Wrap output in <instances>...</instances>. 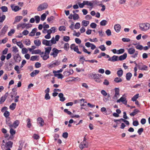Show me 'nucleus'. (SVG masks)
<instances>
[{"label": "nucleus", "instance_id": "1", "mask_svg": "<svg viewBox=\"0 0 150 150\" xmlns=\"http://www.w3.org/2000/svg\"><path fill=\"white\" fill-rule=\"evenodd\" d=\"M88 76L89 78L94 79L96 82L100 83L101 82V80L100 79L102 76L101 74L91 73L88 75Z\"/></svg>", "mask_w": 150, "mask_h": 150}, {"label": "nucleus", "instance_id": "2", "mask_svg": "<svg viewBox=\"0 0 150 150\" xmlns=\"http://www.w3.org/2000/svg\"><path fill=\"white\" fill-rule=\"evenodd\" d=\"M127 50L128 53L132 55L131 57L133 58H136L137 57L138 54V52L137 51H136L135 50L134 48H127Z\"/></svg>", "mask_w": 150, "mask_h": 150}, {"label": "nucleus", "instance_id": "3", "mask_svg": "<svg viewBox=\"0 0 150 150\" xmlns=\"http://www.w3.org/2000/svg\"><path fill=\"white\" fill-rule=\"evenodd\" d=\"M139 27L141 31H146L150 29V23H140L139 24Z\"/></svg>", "mask_w": 150, "mask_h": 150}, {"label": "nucleus", "instance_id": "4", "mask_svg": "<svg viewBox=\"0 0 150 150\" xmlns=\"http://www.w3.org/2000/svg\"><path fill=\"white\" fill-rule=\"evenodd\" d=\"M60 63L61 62L60 61L57 60L48 64L47 67L48 68L51 69L59 66Z\"/></svg>", "mask_w": 150, "mask_h": 150}, {"label": "nucleus", "instance_id": "5", "mask_svg": "<svg viewBox=\"0 0 150 150\" xmlns=\"http://www.w3.org/2000/svg\"><path fill=\"white\" fill-rule=\"evenodd\" d=\"M115 94L112 97L114 101L117 100L120 96V89L119 88H115L114 89Z\"/></svg>", "mask_w": 150, "mask_h": 150}, {"label": "nucleus", "instance_id": "6", "mask_svg": "<svg viewBox=\"0 0 150 150\" xmlns=\"http://www.w3.org/2000/svg\"><path fill=\"white\" fill-rule=\"evenodd\" d=\"M48 5L47 3H44L39 5L37 8L38 11H42L45 10L48 7Z\"/></svg>", "mask_w": 150, "mask_h": 150}, {"label": "nucleus", "instance_id": "7", "mask_svg": "<svg viewBox=\"0 0 150 150\" xmlns=\"http://www.w3.org/2000/svg\"><path fill=\"white\" fill-rule=\"evenodd\" d=\"M117 102L118 103H120L121 102L123 104H124L125 105H127V100L126 96L125 94L123 95L122 97H121L119 99L117 100Z\"/></svg>", "mask_w": 150, "mask_h": 150}, {"label": "nucleus", "instance_id": "8", "mask_svg": "<svg viewBox=\"0 0 150 150\" xmlns=\"http://www.w3.org/2000/svg\"><path fill=\"white\" fill-rule=\"evenodd\" d=\"M59 53V50L55 48H54L52 50V52L50 55L52 56L53 57L55 58L57 56Z\"/></svg>", "mask_w": 150, "mask_h": 150}, {"label": "nucleus", "instance_id": "9", "mask_svg": "<svg viewBox=\"0 0 150 150\" xmlns=\"http://www.w3.org/2000/svg\"><path fill=\"white\" fill-rule=\"evenodd\" d=\"M40 55L44 60H46L49 58V55L43 52H42L41 53Z\"/></svg>", "mask_w": 150, "mask_h": 150}, {"label": "nucleus", "instance_id": "10", "mask_svg": "<svg viewBox=\"0 0 150 150\" xmlns=\"http://www.w3.org/2000/svg\"><path fill=\"white\" fill-rule=\"evenodd\" d=\"M13 58L16 62H19L21 59V57L18 54H17L13 55Z\"/></svg>", "mask_w": 150, "mask_h": 150}, {"label": "nucleus", "instance_id": "11", "mask_svg": "<svg viewBox=\"0 0 150 150\" xmlns=\"http://www.w3.org/2000/svg\"><path fill=\"white\" fill-rule=\"evenodd\" d=\"M108 61L112 62L117 61H118V56L114 55L110 57V58L108 59Z\"/></svg>", "mask_w": 150, "mask_h": 150}, {"label": "nucleus", "instance_id": "12", "mask_svg": "<svg viewBox=\"0 0 150 150\" xmlns=\"http://www.w3.org/2000/svg\"><path fill=\"white\" fill-rule=\"evenodd\" d=\"M88 147V144L87 142H82L79 145V147L81 149H82L84 148H87Z\"/></svg>", "mask_w": 150, "mask_h": 150}, {"label": "nucleus", "instance_id": "13", "mask_svg": "<svg viewBox=\"0 0 150 150\" xmlns=\"http://www.w3.org/2000/svg\"><path fill=\"white\" fill-rule=\"evenodd\" d=\"M131 4L133 6H140L142 4V3L140 1H132Z\"/></svg>", "mask_w": 150, "mask_h": 150}, {"label": "nucleus", "instance_id": "14", "mask_svg": "<svg viewBox=\"0 0 150 150\" xmlns=\"http://www.w3.org/2000/svg\"><path fill=\"white\" fill-rule=\"evenodd\" d=\"M74 72L73 69H70L69 71H65L64 72L63 74L65 76H68L72 74Z\"/></svg>", "mask_w": 150, "mask_h": 150}, {"label": "nucleus", "instance_id": "15", "mask_svg": "<svg viewBox=\"0 0 150 150\" xmlns=\"http://www.w3.org/2000/svg\"><path fill=\"white\" fill-rule=\"evenodd\" d=\"M37 122L39 124L40 126H42L44 125V122L43 119L41 117H38L37 119Z\"/></svg>", "mask_w": 150, "mask_h": 150}, {"label": "nucleus", "instance_id": "16", "mask_svg": "<svg viewBox=\"0 0 150 150\" xmlns=\"http://www.w3.org/2000/svg\"><path fill=\"white\" fill-rule=\"evenodd\" d=\"M133 44L135 46L136 48L140 50H142L143 49V46L140 45L139 43H133Z\"/></svg>", "mask_w": 150, "mask_h": 150}, {"label": "nucleus", "instance_id": "17", "mask_svg": "<svg viewBox=\"0 0 150 150\" xmlns=\"http://www.w3.org/2000/svg\"><path fill=\"white\" fill-rule=\"evenodd\" d=\"M6 123L10 128H12V122L11 121L10 118V117H8L6 118Z\"/></svg>", "mask_w": 150, "mask_h": 150}, {"label": "nucleus", "instance_id": "18", "mask_svg": "<svg viewBox=\"0 0 150 150\" xmlns=\"http://www.w3.org/2000/svg\"><path fill=\"white\" fill-rule=\"evenodd\" d=\"M114 28L116 32L119 33L120 31L121 26L119 24H116L114 26Z\"/></svg>", "mask_w": 150, "mask_h": 150}, {"label": "nucleus", "instance_id": "19", "mask_svg": "<svg viewBox=\"0 0 150 150\" xmlns=\"http://www.w3.org/2000/svg\"><path fill=\"white\" fill-rule=\"evenodd\" d=\"M11 6L12 10L15 12H16L21 9V8H20L17 6H15L13 5H11Z\"/></svg>", "mask_w": 150, "mask_h": 150}, {"label": "nucleus", "instance_id": "20", "mask_svg": "<svg viewBox=\"0 0 150 150\" xmlns=\"http://www.w3.org/2000/svg\"><path fill=\"white\" fill-rule=\"evenodd\" d=\"M121 121H122L125 122V124L127 125H129V122L128 121L126 120L125 119H124L122 118H121L120 119H118V120H114V121L115 122H116L117 123V122L119 121L120 122H121Z\"/></svg>", "mask_w": 150, "mask_h": 150}, {"label": "nucleus", "instance_id": "21", "mask_svg": "<svg viewBox=\"0 0 150 150\" xmlns=\"http://www.w3.org/2000/svg\"><path fill=\"white\" fill-rule=\"evenodd\" d=\"M48 42L49 46H52L53 44H55L56 43L54 37H52L51 40H48Z\"/></svg>", "mask_w": 150, "mask_h": 150}, {"label": "nucleus", "instance_id": "22", "mask_svg": "<svg viewBox=\"0 0 150 150\" xmlns=\"http://www.w3.org/2000/svg\"><path fill=\"white\" fill-rule=\"evenodd\" d=\"M13 144V142L11 141H9L6 143L5 147L6 148H12Z\"/></svg>", "mask_w": 150, "mask_h": 150}, {"label": "nucleus", "instance_id": "23", "mask_svg": "<svg viewBox=\"0 0 150 150\" xmlns=\"http://www.w3.org/2000/svg\"><path fill=\"white\" fill-rule=\"evenodd\" d=\"M49 13V12L48 11H46L45 13L43 14L41 16V21H44L46 18L47 16Z\"/></svg>", "mask_w": 150, "mask_h": 150}, {"label": "nucleus", "instance_id": "24", "mask_svg": "<svg viewBox=\"0 0 150 150\" xmlns=\"http://www.w3.org/2000/svg\"><path fill=\"white\" fill-rule=\"evenodd\" d=\"M127 54L126 53H125L122 55H121L118 57V61H122L126 59Z\"/></svg>", "mask_w": 150, "mask_h": 150}, {"label": "nucleus", "instance_id": "25", "mask_svg": "<svg viewBox=\"0 0 150 150\" xmlns=\"http://www.w3.org/2000/svg\"><path fill=\"white\" fill-rule=\"evenodd\" d=\"M20 122L18 120H16L14 122L13 124L12 125V128H16L19 125Z\"/></svg>", "mask_w": 150, "mask_h": 150}, {"label": "nucleus", "instance_id": "26", "mask_svg": "<svg viewBox=\"0 0 150 150\" xmlns=\"http://www.w3.org/2000/svg\"><path fill=\"white\" fill-rule=\"evenodd\" d=\"M39 72V70H34L30 74V76L32 77H33L38 74Z\"/></svg>", "mask_w": 150, "mask_h": 150}, {"label": "nucleus", "instance_id": "27", "mask_svg": "<svg viewBox=\"0 0 150 150\" xmlns=\"http://www.w3.org/2000/svg\"><path fill=\"white\" fill-rule=\"evenodd\" d=\"M58 96L60 98L59 100L60 101L63 102L65 100V98L64 97V95L62 93H59Z\"/></svg>", "mask_w": 150, "mask_h": 150}, {"label": "nucleus", "instance_id": "28", "mask_svg": "<svg viewBox=\"0 0 150 150\" xmlns=\"http://www.w3.org/2000/svg\"><path fill=\"white\" fill-rule=\"evenodd\" d=\"M25 23H20L18 24L17 26V28L18 29L19 28H21L22 29L25 28Z\"/></svg>", "mask_w": 150, "mask_h": 150}, {"label": "nucleus", "instance_id": "29", "mask_svg": "<svg viewBox=\"0 0 150 150\" xmlns=\"http://www.w3.org/2000/svg\"><path fill=\"white\" fill-rule=\"evenodd\" d=\"M22 18L23 17L22 16H17L15 18V20L14 22L13 23V24H15L16 22H19L22 19Z\"/></svg>", "mask_w": 150, "mask_h": 150}, {"label": "nucleus", "instance_id": "30", "mask_svg": "<svg viewBox=\"0 0 150 150\" xmlns=\"http://www.w3.org/2000/svg\"><path fill=\"white\" fill-rule=\"evenodd\" d=\"M139 69L141 70L146 71L148 70V67L145 65H143L142 66H139Z\"/></svg>", "mask_w": 150, "mask_h": 150}, {"label": "nucleus", "instance_id": "31", "mask_svg": "<svg viewBox=\"0 0 150 150\" xmlns=\"http://www.w3.org/2000/svg\"><path fill=\"white\" fill-rule=\"evenodd\" d=\"M37 29L36 28L33 29L31 32L29 33V36H34L35 35V33L37 31Z\"/></svg>", "mask_w": 150, "mask_h": 150}, {"label": "nucleus", "instance_id": "32", "mask_svg": "<svg viewBox=\"0 0 150 150\" xmlns=\"http://www.w3.org/2000/svg\"><path fill=\"white\" fill-rule=\"evenodd\" d=\"M34 42L35 45L37 46H39L41 44V41L38 39L35 40Z\"/></svg>", "mask_w": 150, "mask_h": 150}, {"label": "nucleus", "instance_id": "33", "mask_svg": "<svg viewBox=\"0 0 150 150\" xmlns=\"http://www.w3.org/2000/svg\"><path fill=\"white\" fill-rule=\"evenodd\" d=\"M132 74L130 72H129L127 73L126 75V80L127 81L130 80L131 77L132 76Z\"/></svg>", "mask_w": 150, "mask_h": 150}, {"label": "nucleus", "instance_id": "34", "mask_svg": "<svg viewBox=\"0 0 150 150\" xmlns=\"http://www.w3.org/2000/svg\"><path fill=\"white\" fill-rule=\"evenodd\" d=\"M123 74V71L121 69L118 70L117 72V74L118 76L119 77H121Z\"/></svg>", "mask_w": 150, "mask_h": 150}, {"label": "nucleus", "instance_id": "35", "mask_svg": "<svg viewBox=\"0 0 150 150\" xmlns=\"http://www.w3.org/2000/svg\"><path fill=\"white\" fill-rule=\"evenodd\" d=\"M85 5H87L90 6L91 8H92L93 7V3L87 1H85Z\"/></svg>", "mask_w": 150, "mask_h": 150}, {"label": "nucleus", "instance_id": "36", "mask_svg": "<svg viewBox=\"0 0 150 150\" xmlns=\"http://www.w3.org/2000/svg\"><path fill=\"white\" fill-rule=\"evenodd\" d=\"M52 47H49L45 48V52H44L49 54L50 53Z\"/></svg>", "mask_w": 150, "mask_h": 150}, {"label": "nucleus", "instance_id": "37", "mask_svg": "<svg viewBox=\"0 0 150 150\" xmlns=\"http://www.w3.org/2000/svg\"><path fill=\"white\" fill-rule=\"evenodd\" d=\"M16 104L15 103H12L9 106V108L11 110H14L16 107Z\"/></svg>", "mask_w": 150, "mask_h": 150}, {"label": "nucleus", "instance_id": "38", "mask_svg": "<svg viewBox=\"0 0 150 150\" xmlns=\"http://www.w3.org/2000/svg\"><path fill=\"white\" fill-rule=\"evenodd\" d=\"M42 52L40 50L37 49L35 50H33L32 52V54H39L40 55V54Z\"/></svg>", "mask_w": 150, "mask_h": 150}, {"label": "nucleus", "instance_id": "39", "mask_svg": "<svg viewBox=\"0 0 150 150\" xmlns=\"http://www.w3.org/2000/svg\"><path fill=\"white\" fill-rule=\"evenodd\" d=\"M139 112V111L137 109H136L134 110V111L132 112L130 114V115L131 116H134Z\"/></svg>", "mask_w": 150, "mask_h": 150}, {"label": "nucleus", "instance_id": "40", "mask_svg": "<svg viewBox=\"0 0 150 150\" xmlns=\"http://www.w3.org/2000/svg\"><path fill=\"white\" fill-rule=\"evenodd\" d=\"M8 27L7 26H5L2 29L1 31V34H4L6 32Z\"/></svg>", "mask_w": 150, "mask_h": 150}, {"label": "nucleus", "instance_id": "41", "mask_svg": "<svg viewBox=\"0 0 150 150\" xmlns=\"http://www.w3.org/2000/svg\"><path fill=\"white\" fill-rule=\"evenodd\" d=\"M122 79L119 77H117L115 78L114 81L116 83L121 82L122 81Z\"/></svg>", "mask_w": 150, "mask_h": 150}, {"label": "nucleus", "instance_id": "42", "mask_svg": "<svg viewBox=\"0 0 150 150\" xmlns=\"http://www.w3.org/2000/svg\"><path fill=\"white\" fill-rule=\"evenodd\" d=\"M54 76L55 77H57L58 79H62L63 78V76L61 74H54Z\"/></svg>", "mask_w": 150, "mask_h": 150}, {"label": "nucleus", "instance_id": "43", "mask_svg": "<svg viewBox=\"0 0 150 150\" xmlns=\"http://www.w3.org/2000/svg\"><path fill=\"white\" fill-rule=\"evenodd\" d=\"M28 52V50L26 48H22L21 52L23 54H27Z\"/></svg>", "mask_w": 150, "mask_h": 150}, {"label": "nucleus", "instance_id": "44", "mask_svg": "<svg viewBox=\"0 0 150 150\" xmlns=\"http://www.w3.org/2000/svg\"><path fill=\"white\" fill-rule=\"evenodd\" d=\"M6 97L5 96H2L0 98V104H2L5 100Z\"/></svg>", "mask_w": 150, "mask_h": 150}, {"label": "nucleus", "instance_id": "45", "mask_svg": "<svg viewBox=\"0 0 150 150\" xmlns=\"http://www.w3.org/2000/svg\"><path fill=\"white\" fill-rule=\"evenodd\" d=\"M89 24V21L85 20L83 21L82 22V24L85 27H86Z\"/></svg>", "mask_w": 150, "mask_h": 150}, {"label": "nucleus", "instance_id": "46", "mask_svg": "<svg viewBox=\"0 0 150 150\" xmlns=\"http://www.w3.org/2000/svg\"><path fill=\"white\" fill-rule=\"evenodd\" d=\"M25 44L27 46H29L30 45L31 42L30 40L29 39H27L24 42Z\"/></svg>", "mask_w": 150, "mask_h": 150}, {"label": "nucleus", "instance_id": "47", "mask_svg": "<svg viewBox=\"0 0 150 150\" xmlns=\"http://www.w3.org/2000/svg\"><path fill=\"white\" fill-rule=\"evenodd\" d=\"M78 4L80 8H83L84 6L85 5V1H84L82 3H80V2H78Z\"/></svg>", "mask_w": 150, "mask_h": 150}, {"label": "nucleus", "instance_id": "48", "mask_svg": "<svg viewBox=\"0 0 150 150\" xmlns=\"http://www.w3.org/2000/svg\"><path fill=\"white\" fill-rule=\"evenodd\" d=\"M16 44L20 48H22L24 47L21 41L17 42Z\"/></svg>", "mask_w": 150, "mask_h": 150}, {"label": "nucleus", "instance_id": "49", "mask_svg": "<svg viewBox=\"0 0 150 150\" xmlns=\"http://www.w3.org/2000/svg\"><path fill=\"white\" fill-rule=\"evenodd\" d=\"M139 94H137L135 95L132 98V100L133 101L137 100V99L138 98Z\"/></svg>", "mask_w": 150, "mask_h": 150}, {"label": "nucleus", "instance_id": "50", "mask_svg": "<svg viewBox=\"0 0 150 150\" xmlns=\"http://www.w3.org/2000/svg\"><path fill=\"white\" fill-rule=\"evenodd\" d=\"M54 17L53 16H52L50 17L47 18V20L48 22H50L53 21L54 19Z\"/></svg>", "mask_w": 150, "mask_h": 150}, {"label": "nucleus", "instance_id": "51", "mask_svg": "<svg viewBox=\"0 0 150 150\" xmlns=\"http://www.w3.org/2000/svg\"><path fill=\"white\" fill-rule=\"evenodd\" d=\"M48 40L44 39L42 41V44L46 46H49Z\"/></svg>", "mask_w": 150, "mask_h": 150}, {"label": "nucleus", "instance_id": "52", "mask_svg": "<svg viewBox=\"0 0 150 150\" xmlns=\"http://www.w3.org/2000/svg\"><path fill=\"white\" fill-rule=\"evenodd\" d=\"M96 4L98 6H100L102 7V8L101 9V10L102 11H105V6L104 5L101 4H98L97 3H96Z\"/></svg>", "mask_w": 150, "mask_h": 150}, {"label": "nucleus", "instance_id": "53", "mask_svg": "<svg viewBox=\"0 0 150 150\" xmlns=\"http://www.w3.org/2000/svg\"><path fill=\"white\" fill-rule=\"evenodd\" d=\"M1 9L3 12H6L8 11V8L6 6H2L1 7Z\"/></svg>", "mask_w": 150, "mask_h": 150}, {"label": "nucleus", "instance_id": "54", "mask_svg": "<svg viewBox=\"0 0 150 150\" xmlns=\"http://www.w3.org/2000/svg\"><path fill=\"white\" fill-rule=\"evenodd\" d=\"M6 18V16L3 15L1 16H0V23H2Z\"/></svg>", "mask_w": 150, "mask_h": 150}, {"label": "nucleus", "instance_id": "55", "mask_svg": "<svg viewBox=\"0 0 150 150\" xmlns=\"http://www.w3.org/2000/svg\"><path fill=\"white\" fill-rule=\"evenodd\" d=\"M69 45L68 43H65L64 46V49L66 51H68L69 49Z\"/></svg>", "mask_w": 150, "mask_h": 150}, {"label": "nucleus", "instance_id": "56", "mask_svg": "<svg viewBox=\"0 0 150 150\" xmlns=\"http://www.w3.org/2000/svg\"><path fill=\"white\" fill-rule=\"evenodd\" d=\"M107 23V21L105 20H103L101 21L100 23V25L102 26L105 25Z\"/></svg>", "mask_w": 150, "mask_h": 150}, {"label": "nucleus", "instance_id": "57", "mask_svg": "<svg viewBox=\"0 0 150 150\" xmlns=\"http://www.w3.org/2000/svg\"><path fill=\"white\" fill-rule=\"evenodd\" d=\"M66 28L65 26H61L59 28V30L60 31H65L66 30Z\"/></svg>", "mask_w": 150, "mask_h": 150}, {"label": "nucleus", "instance_id": "58", "mask_svg": "<svg viewBox=\"0 0 150 150\" xmlns=\"http://www.w3.org/2000/svg\"><path fill=\"white\" fill-rule=\"evenodd\" d=\"M38 57V56H32L31 57L30 60L32 61H35Z\"/></svg>", "mask_w": 150, "mask_h": 150}, {"label": "nucleus", "instance_id": "59", "mask_svg": "<svg viewBox=\"0 0 150 150\" xmlns=\"http://www.w3.org/2000/svg\"><path fill=\"white\" fill-rule=\"evenodd\" d=\"M10 133L12 135H13L16 133V131L12 129V128H10Z\"/></svg>", "mask_w": 150, "mask_h": 150}, {"label": "nucleus", "instance_id": "60", "mask_svg": "<svg viewBox=\"0 0 150 150\" xmlns=\"http://www.w3.org/2000/svg\"><path fill=\"white\" fill-rule=\"evenodd\" d=\"M81 27L80 24L79 23H76L74 26V28L76 29H79Z\"/></svg>", "mask_w": 150, "mask_h": 150}, {"label": "nucleus", "instance_id": "61", "mask_svg": "<svg viewBox=\"0 0 150 150\" xmlns=\"http://www.w3.org/2000/svg\"><path fill=\"white\" fill-rule=\"evenodd\" d=\"M15 32V30L14 29H11L8 33V35L11 36Z\"/></svg>", "mask_w": 150, "mask_h": 150}, {"label": "nucleus", "instance_id": "62", "mask_svg": "<svg viewBox=\"0 0 150 150\" xmlns=\"http://www.w3.org/2000/svg\"><path fill=\"white\" fill-rule=\"evenodd\" d=\"M63 40L65 42H67L70 40V37L68 36H64L63 37Z\"/></svg>", "mask_w": 150, "mask_h": 150}, {"label": "nucleus", "instance_id": "63", "mask_svg": "<svg viewBox=\"0 0 150 150\" xmlns=\"http://www.w3.org/2000/svg\"><path fill=\"white\" fill-rule=\"evenodd\" d=\"M35 22L36 23H38L40 21V17L38 16H35Z\"/></svg>", "mask_w": 150, "mask_h": 150}, {"label": "nucleus", "instance_id": "64", "mask_svg": "<svg viewBox=\"0 0 150 150\" xmlns=\"http://www.w3.org/2000/svg\"><path fill=\"white\" fill-rule=\"evenodd\" d=\"M79 18L78 14L75 13L73 15V19L74 20H77Z\"/></svg>", "mask_w": 150, "mask_h": 150}]
</instances>
